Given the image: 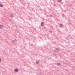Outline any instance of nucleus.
<instances>
[{"label":"nucleus","mask_w":75,"mask_h":75,"mask_svg":"<svg viewBox=\"0 0 75 75\" xmlns=\"http://www.w3.org/2000/svg\"><path fill=\"white\" fill-rule=\"evenodd\" d=\"M15 72H18V69H16L14 70Z\"/></svg>","instance_id":"obj_1"},{"label":"nucleus","mask_w":75,"mask_h":75,"mask_svg":"<svg viewBox=\"0 0 75 75\" xmlns=\"http://www.w3.org/2000/svg\"><path fill=\"white\" fill-rule=\"evenodd\" d=\"M4 27H3V25H0V28H1V29L3 28Z\"/></svg>","instance_id":"obj_2"},{"label":"nucleus","mask_w":75,"mask_h":75,"mask_svg":"<svg viewBox=\"0 0 75 75\" xmlns=\"http://www.w3.org/2000/svg\"><path fill=\"white\" fill-rule=\"evenodd\" d=\"M44 25V23L42 22L41 23V26H43Z\"/></svg>","instance_id":"obj_3"},{"label":"nucleus","mask_w":75,"mask_h":75,"mask_svg":"<svg viewBox=\"0 0 75 75\" xmlns=\"http://www.w3.org/2000/svg\"><path fill=\"white\" fill-rule=\"evenodd\" d=\"M0 7H3V5L1 4H0Z\"/></svg>","instance_id":"obj_4"},{"label":"nucleus","mask_w":75,"mask_h":75,"mask_svg":"<svg viewBox=\"0 0 75 75\" xmlns=\"http://www.w3.org/2000/svg\"><path fill=\"white\" fill-rule=\"evenodd\" d=\"M57 65L58 66L61 65V63H57Z\"/></svg>","instance_id":"obj_5"},{"label":"nucleus","mask_w":75,"mask_h":75,"mask_svg":"<svg viewBox=\"0 0 75 75\" xmlns=\"http://www.w3.org/2000/svg\"><path fill=\"white\" fill-rule=\"evenodd\" d=\"M10 17H13V16L12 15H10Z\"/></svg>","instance_id":"obj_6"},{"label":"nucleus","mask_w":75,"mask_h":75,"mask_svg":"<svg viewBox=\"0 0 75 75\" xmlns=\"http://www.w3.org/2000/svg\"><path fill=\"white\" fill-rule=\"evenodd\" d=\"M36 64H38V63H39V62H38V61H36Z\"/></svg>","instance_id":"obj_7"},{"label":"nucleus","mask_w":75,"mask_h":75,"mask_svg":"<svg viewBox=\"0 0 75 75\" xmlns=\"http://www.w3.org/2000/svg\"><path fill=\"white\" fill-rule=\"evenodd\" d=\"M58 1L59 2H60V1H61V0H58Z\"/></svg>","instance_id":"obj_8"},{"label":"nucleus","mask_w":75,"mask_h":75,"mask_svg":"<svg viewBox=\"0 0 75 75\" xmlns=\"http://www.w3.org/2000/svg\"><path fill=\"white\" fill-rule=\"evenodd\" d=\"M62 25H60V27H62Z\"/></svg>","instance_id":"obj_9"},{"label":"nucleus","mask_w":75,"mask_h":75,"mask_svg":"<svg viewBox=\"0 0 75 75\" xmlns=\"http://www.w3.org/2000/svg\"><path fill=\"white\" fill-rule=\"evenodd\" d=\"M0 62H1V59L0 58Z\"/></svg>","instance_id":"obj_10"}]
</instances>
